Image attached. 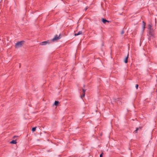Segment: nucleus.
<instances>
[{
    "label": "nucleus",
    "instance_id": "nucleus-16",
    "mask_svg": "<svg viewBox=\"0 0 157 157\" xmlns=\"http://www.w3.org/2000/svg\"><path fill=\"white\" fill-rule=\"evenodd\" d=\"M103 153H102L100 155V157H102L103 156Z\"/></svg>",
    "mask_w": 157,
    "mask_h": 157
},
{
    "label": "nucleus",
    "instance_id": "nucleus-17",
    "mask_svg": "<svg viewBox=\"0 0 157 157\" xmlns=\"http://www.w3.org/2000/svg\"><path fill=\"white\" fill-rule=\"evenodd\" d=\"M124 33V31H122L121 32V34L122 35Z\"/></svg>",
    "mask_w": 157,
    "mask_h": 157
},
{
    "label": "nucleus",
    "instance_id": "nucleus-20",
    "mask_svg": "<svg viewBox=\"0 0 157 157\" xmlns=\"http://www.w3.org/2000/svg\"><path fill=\"white\" fill-rule=\"evenodd\" d=\"M88 7H86V9H85V10H87L88 9Z\"/></svg>",
    "mask_w": 157,
    "mask_h": 157
},
{
    "label": "nucleus",
    "instance_id": "nucleus-15",
    "mask_svg": "<svg viewBox=\"0 0 157 157\" xmlns=\"http://www.w3.org/2000/svg\"><path fill=\"white\" fill-rule=\"evenodd\" d=\"M138 85L137 84H136V87L137 89H138Z\"/></svg>",
    "mask_w": 157,
    "mask_h": 157
},
{
    "label": "nucleus",
    "instance_id": "nucleus-12",
    "mask_svg": "<svg viewBox=\"0 0 157 157\" xmlns=\"http://www.w3.org/2000/svg\"><path fill=\"white\" fill-rule=\"evenodd\" d=\"M59 103V102L58 101H55V102L54 105L56 106H57Z\"/></svg>",
    "mask_w": 157,
    "mask_h": 157
},
{
    "label": "nucleus",
    "instance_id": "nucleus-11",
    "mask_svg": "<svg viewBox=\"0 0 157 157\" xmlns=\"http://www.w3.org/2000/svg\"><path fill=\"white\" fill-rule=\"evenodd\" d=\"M10 143L11 144H16L17 142L15 140H13L12 141H11Z\"/></svg>",
    "mask_w": 157,
    "mask_h": 157
},
{
    "label": "nucleus",
    "instance_id": "nucleus-5",
    "mask_svg": "<svg viewBox=\"0 0 157 157\" xmlns=\"http://www.w3.org/2000/svg\"><path fill=\"white\" fill-rule=\"evenodd\" d=\"M86 91V90L83 89L82 90V91L83 93L82 94V95H81V97L82 98V97H84L85 96V92Z\"/></svg>",
    "mask_w": 157,
    "mask_h": 157
},
{
    "label": "nucleus",
    "instance_id": "nucleus-8",
    "mask_svg": "<svg viewBox=\"0 0 157 157\" xmlns=\"http://www.w3.org/2000/svg\"><path fill=\"white\" fill-rule=\"evenodd\" d=\"M82 34V31H79L78 33H75V36H78V35H81V34Z\"/></svg>",
    "mask_w": 157,
    "mask_h": 157
},
{
    "label": "nucleus",
    "instance_id": "nucleus-10",
    "mask_svg": "<svg viewBox=\"0 0 157 157\" xmlns=\"http://www.w3.org/2000/svg\"><path fill=\"white\" fill-rule=\"evenodd\" d=\"M153 31L149 30V34L151 36H153Z\"/></svg>",
    "mask_w": 157,
    "mask_h": 157
},
{
    "label": "nucleus",
    "instance_id": "nucleus-6",
    "mask_svg": "<svg viewBox=\"0 0 157 157\" xmlns=\"http://www.w3.org/2000/svg\"><path fill=\"white\" fill-rule=\"evenodd\" d=\"M152 27V24H149L148 25V29L149 30L153 31V29L151 28Z\"/></svg>",
    "mask_w": 157,
    "mask_h": 157
},
{
    "label": "nucleus",
    "instance_id": "nucleus-9",
    "mask_svg": "<svg viewBox=\"0 0 157 157\" xmlns=\"http://www.w3.org/2000/svg\"><path fill=\"white\" fill-rule=\"evenodd\" d=\"M128 55L125 58V59H124V62L125 63H128Z\"/></svg>",
    "mask_w": 157,
    "mask_h": 157
},
{
    "label": "nucleus",
    "instance_id": "nucleus-19",
    "mask_svg": "<svg viewBox=\"0 0 157 157\" xmlns=\"http://www.w3.org/2000/svg\"><path fill=\"white\" fill-rule=\"evenodd\" d=\"M138 128H139V130H141V129L142 127H139Z\"/></svg>",
    "mask_w": 157,
    "mask_h": 157
},
{
    "label": "nucleus",
    "instance_id": "nucleus-7",
    "mask_svg": "<svg viewBox=\"0 0 157 157\" xmlns=\"http://www.w3.org/2000/svg\"><path fill=\"white\" fill-rule=\"evenodd\" d=\"M146 23L144 21H143V25L142 27L143 29V30L145 28Z\"/></svg>",
    "mask_w": 157,
    "mask_h": 157
},
{
    "label": "nucleus",
    "instance_id": "nucleus-3",
    "mask_svg": "<svg viewBox=\"0 0 157 157\" xmlns=\"http://www.w3.org/2000/svg\"><path fill=\"white\" fill-rule=\"evenodd\" d=\"M49 43V42L48 41H44L40 43V45H44Z\"/></svg>",
    "mask_w": 157,
    "mask_h": 157
},
{
    "label": "nucleus",
    "instance_id": "nucleus-14",
    "mask_svg": "<svg viewBox=\"0 0 157 157\" xmlns=\"http://www.w3.org/2000/svg\"><path fill=\"white\" fill-rule=\"evenodd\" d=\"M36 127H34V128H33L32 129V131L33 132H34L36 130Z\"/></svg>",
    "mask_w": 157,
    "mask_h": 157
},
{
    "label": "nucleus",
    "instance_id": "nucleus-18",
    "mask_svg": "<svg viewBox=\"0 0 157 157\" xmlns=\"http://www.w3.org/2000/svg\"><path fill=\"white\" fill-rule=\"evenodd\" d=\"M17 137V136H13V139H15V138L16 137Z\"/></svg>",
    "mask_w": 157,
    "mask_h": 157
},
{
    "label": "nucleus",
    "instance_id": "nucleus-2",
    "mask_svg": "<svg viewBox=\"0 0 157 157\" xmlns=\"http://www.w3.org/2000/svg\"><path fill=\"white\" fill-rule=\"evenodd\" d=\"M60 36V34H59V36H58L57 35H56L55 37L52 39V41H54L60 39L61 38Z\"/></svg>",
    "mask_w": 157,
    "mask_h": 157
},
{
    "label": "nucleus",
    "instance_id": "nucleus-4",
    "mask_svg": "<svg viewBox=\"0 0 157 157\" xmlns=\"http://www.w3.org/2000/svg\"><path fill=\"white\" fill-rule=\"evenodd\" d=\"M102 21L104 24H105L106 22H107L108 23L109 22V21H108L104 18L102 19Z\"/></svg>",
    "mask_w": 157,
    "mask_h": 157
},
{
    "label": "nucleus",
    "instance_id": "nucleus-13",
    "mask_svg": "<svg viewBox=\"0 0 157 157\" xmlns=\"http://www.w3.org/2000/svg\"><path fill=\"white\" fill-rule=\"evenodd\" d=\"M139 130V128H136V130L134 132L135 133H136L137 132V131Z\"/></svg>",
    "mask_w": 157,
    "mask_h": 157
},
{
    "label": "nucleus",
    "instance_id": "nucleus-1",
    "mask_svg": "<svg viewBox=\"0 0 157 157\" xmlns=\"http://www.w3.org/2000/svg\"><path fill=\"white\" fill-rule=\"evenodd\" d=\"M24 42V41H20L17 42L15 44V48H17L21 47L22 46Z\"/></svg>",
    "mask_w": 157,
    "mask_h": 157
}]
</instances>
